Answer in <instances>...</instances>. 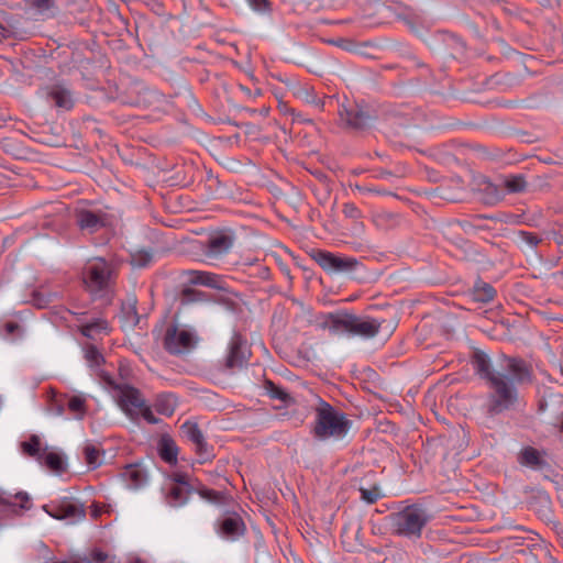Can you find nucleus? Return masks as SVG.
I'll list each match as a JSON object with an SVG mask.
<instances>
[{
    "instance_id": "nucleus-16",
    "label": "nucleus",
    "mask_w": 563,
    "mask_h": 563,
    "mask_svg": "<svg viewBox=\"0 0 563 563\" xmlns=\"http://www.w3.org/2000/svg\"><path fill=\"white\" fill-rule=\"evenodd\" d=\"M249 358L246 342L240 335H234L229 345V354L225 367L229 369L241 368Z\"/></svg>"
},
{
    "instance_id": "nucleus-29",
    "label": "nucleus",
    "mask_w": 563,
    "mask_h": 563,
    "mask_svg": "<svg viewBox=\"0 0 563 563\" xmlns=\"http://www.w3.org/2000/svg\"><path fill=\"white\" fill-rule=\"evenodd\" d=\"M519 462L522 465L533 468H541L543 465L539 451L531 446H528L520 452Z\"/></svg>"
},
{
    "instance_id": "nucleus-27",
    "label": "nucleus",
    "mask_w": 563,
    "mask_h": 563,
    "mask_svg": "<svg viewBox=\"0 0 563 563\" xmlns=\"http://www.w3.org/2000/svg\"><path fill=\"white\" fill-rule=\"evenodd\" d=\"M177 407V398L173 394H162L156 398L155 409L157 412L172 416Z\"/></svg>"
},
{
    "instance_id": "nucleus-14",
    "label": "nucleus",
    "mask_w": 563,
    "mask_h": 563,
    "mask_svg": "<svg viewBox=\"0 0 563 563\" xmlns=\"http://www.w3.org/2000/svg\"><path fill=\"white\" fill-rule=\"evenodd\" d=\"M234 244V236L227 232H216L210 235L207 247L206 256L208 258L217 260L225 255Z\"/></svg>"
},
{
    "instance_id": "nucleus-45",
    "label": "nucleus",
    "mask_w": 563,
    "mask_h": 563,
    "mask_svg": "<svg viewBox=\"0 0 563 563\" xmlns=\"http://www.w3.org/2000/svg\"><path fill=\"white\" fill-rule=\"evenodd\" d=\"M140 416H142L148 423L155 424L158 422V419L154 416L146 402L140 409Z\"/></svg>"
},
{
    "instance_id": "nucleus-31",
    "label": "nucleus",
    "mask_w": 563,
    "mask_h": 563,
    "mask_svg": "<svg viewBox=\"0 0 563 563\" xmlns=\"http://www.w3.org/2000/svg\"><path fill=\"white\" fill-rule=\"evenodd\" d=\"M84 455H85V461H86L87 465L91 470L97 468L102 463L101 450L99 446H97L95 444L87 443V445L84 448Z\"/></svg>"
},
{
    "instance_id": "nucleus-5",
    "label": "nucleus",
    "mask_w": 563,
    "mask_h": 563,
    "mask_svg": "<svg viewBox=\"0 0 563 563\" xmlns=\"http://www.w3.org/2000/svg\"><path fill=\"white\" fill-rule=\"evenodd\" d=\"M322 41L341 51L369 58H377L385 51V44L373 37H322Z\"/></svg>"
},
{
    "instance_id": "nucleus-42",
    "label": "nucleus",
    "mask_w": 563,
    "mask_h": 563,
    "mask_svg": "<svg viewBox=\"0 0 563 563\" xmlns=\"http://www.w3.org/2000/svg\"><path fill=\"white\" fill-rule=\"evenodd\" d=\"M342 211L346 218H350V219L361 218V211L354 203H350V202L344 203Z\"/></svg>"
},
{
    "instance_id": "nucleus-34",
    "label": "nucleus",
    "mask_w": 563,
    "mask_h": 563,
    "mask_svg": "<svg viewBox=\"0 0 563 563\" xmlns=\"http://www.w3.org/2000/svg\"><path fill=\"white\" fill-rule=\"evenodd\" d=\"M374 224L382 230H387L397 223V216L391 212L382 211L373 214Z\"/></svg>"
},
{
    "instance_id": "nucleus-41",
    "label": "nucleus",
    "mask_w": 563,
    "mask_h": 563,
    "mask_svg": "<svg viewBox=\"0 0 563 563\" xmlns=\"http://www.w3.org/2000/svg\"><path fill=\"white\" fill-rule=\"evenodd\" d=\"M152 253L142 251L133 255L132 263L139 267H145L152 261Z\"/></svg>"
},
{
    "instance_id": "nucleus-48",
    "label": "nucleus",
    "mask_w": 563,
    "mask_h": 563,
    "mask_svg": "<svg viewBox=\"0 0 563 563\" xmlns=\"http://www.w3.org/2000/svg\"><path fill=\"white\" fill-rule=\"evenodd\" d=\"M241 88L245 91V93H250V89L244 88V87H241Z\"/></svg>"
},
{
    "instance_id": "nucleus-12",
    "label": "nucleus",
    "mask_w": 563,
    "mask_h": 563,
    "mask_svg": "<svg viewBox=\"0 0 563 563\" xmlns=\"http://www.w3.org/2000/svg\"><path fill=\"white\" fill-rule=\"evenodd\" d=\"M318 265L328 273H349L358 265L354 257L338 256L330 252L319 251L314 256Z\"/></svg>"
},
{
    "instance_id": "nucleus-4",
    "label": "nucleus",
    "mask_w": 563,
    "mask_h": 563,
    "mask_svg": "<svg viewBox=\"0 0 563 563\" xmlns=\"http://www.w3.org/2000/svg\"><path fill=\"white\" fill-rule=\"evenodd\" d=\"M428 521L426 509L418 505L407 506L389 516L393 533L408 539L420 538Z\"/></svg>"
},
{
    "instance_id": "nucleus-23",
    "label": "nucleus",
    "mask_w": 563,
    "mask_h": 563,
    "mask_svg": "<svg viewBox=\"0 0 563 563\" xmlns=\"http://www.w3.org/2000/svg\"><path fill=\"white\" fill-rule=\"evenodd\" d=\"M48 97L55 102V106L65 110H69L74 106L71 92L59 85H55L49 89Z\"/></svg>"
},
{
    "instance_id": "nucleus-37",
    "label": "nucleus",
    "mask_w": 563,
    "mask_h": 563,
    "mask_svg": "<svg viewBox=\"0 0 563 563\" xmlns=\"http://www.w3.org/2000/svg\"><path fill=\"white\" fill-rule=\"evenodd\" d=\"M205 295L201 291L192 289L190 287H185L179 294V302L181 305H188L196 301L203 300Z\"/></svg>"
},
{
    "instance_id": "nucleus-35",
    "label": "nucleus",
    "mask_w": 563,
    "mask_h": 563,
    "mask_svg": "<svg viewBox=\"0 0 563 563\" xmlns=\"http://www.w3.org/2000/svg\"><path fill=\"white\" fill-rule=\"evenodd\" d=\"M197 494H199V496L209 501V503H213V504H222L224 503L227 496L224 493H221V492H217V490H213V489H209V488H206L205 486H201V487H196L195 486V490Z\"/></svg>"
},
{
    "instance_id": "nucleus-36",
    "label": "nucleus",
    "mask_w": 563,
    "mask_h": 563,
    "mask_svg": "<svg viewBox=\"0 0 563 563\" xmlns=\"http://www.w3.org/2000/svg\"><path fill=\"white\" fill-rule=\"evenodd\" d=\"M85 358H86L87 363L89 364V366H91V367H98L104 361L103 355L92 344H88L85 347Z\"/></svg>"
},
{
    "instance_id": "nucleus-3",
    "label": "nucleus",
    "mask_w": 563,
    "mask_h": 563,
    "mask_svg": "<svg viewBox=\"0 0 563 563\" xmlns=\"http://www.w3.org/2000/svg\"><path fill=\"white\" fill-rule=\"evenodd\" d=\"M314 413L312 433L318 440H341L351 429L347 416L322 399H319Z\"/></svg>"
},
{
    "instance_id": "nucleus-13",
    "label": "nucleus",
    "mask_w": 563,
    "mask_h": 563,
    "mask_svg": "<svg viewBox=\"0 0 563 563\" xmlns=\"http://www.w3.org/2000/svg\"><path fill=\"white\" fill-rule=\"evenodd\" d=\"M339 115L342 122L351 129L362 130L372 123L373 119L358 104H342L339 110Z\"/></svg>"
},
{
    "instance_id": "nucleus-18",
    "label": "nucleus",
    "mask_w": 563,
    "mask_h": 563,
    "mask_svg": "<svg viewBox=\"0 0 563 563\" xmlns=\"http://www.w3.org/2000/svg\"><path fill=\"white\" fill-rule=\"evenodd\" d=\"M121 477L132 489H137L147 482L146 471L139 464L126 465L121 472Z\"/></svg>"
},
{
    "instance_id": "nucleus-11",
    "label": "nucleus",
    "mask_w": 563,
    "mask_h": 563,
    "mask_svg": "<svg viewBox=\"0 0 563 563\" xmlns=\"http://www.w3.org/2000/svg\"><path fill=\"white\" fill-rule=\"evenodd\" d=\"M43 509L55 519H68L71 522L81 520L86 516L84 506L68 498L60 499L51 505H45L43 506Z\"/></svg>"
},
{
    "instance_id": "nucleus-43",
    "label": "nucleus",
    "mask_w": 563,
    "mask_h": 563,
    "mask_svg": "<svg viewBox=\"0 0 563 563\" xmlns=\"http://www.w3.org/2000/svg\"><path fill=\"white\" fill-rule=\"evenodd\" d=\"M519 236L531 247H536L541 241L536 234L526 231H520Z\"/></svg>"
},
{
    "instance_id": "nucleus-21",
    "label": "nucleus",
    "mask_w": 563,
    "mask_h": 563,
    "mask_svg": "<svg viewBox=\"0 0 563 563\" xmlns=\"http://www.w3.org/2000/svg\"><path fill=\"white\" fill-rule=\"evenodd\" d=\"M80 332L88 339L97 340L102 335H107L109 333V323L103 318H96L91 321H87L82 323L80 327Z\"/></svg>"
},
{
    "instance_id": "nucleus-9",
    "label": "nucleus",
    "mask_w": 563,
    "mask_h": 563,
    "mask_svg": "<svg viewBox=\"0 0 563 563\" xmlns=\"http://www.w3.org/2000/svg\"><path fill=\"white\" fill-rule=\"evenodd\" d=\"M32 507V499L26 492L9 490L0 487V511L9 517H21Z\"/></svg>"
},
{
    "instance_id": "nucleus-33",
    "label": "nucleus",
    "mask_w": 563,
    "mask_h": 563,
    "mask_svg": "<svg viewBox=\"0 0 563 563\" xmlns=\"http://www.w3.org/2000/svg\"><path fill=\"white\" fill-rule=\"evenodd\" d=\"M76 561L80 563H115V556L100 549H93L89 556L78 558Z\"/></svg>"
},
{
    "instance_id": "nucleus-1",
    "label": "nucleus",
    "mask_w": 563,
    "mask_h": 563,
    "mask_svg": "<svg viewBox=\"0 0 563 563\" xmlns=\"http://www.w3.org/2000/svg\"><path fill=\"white\" fill-rule=\"evenodd\" d=\"M473 366L487 383L489 393L486 408L492 416L517 409L520 405L518 386L531 384L533 380L531 366L518 357H505L501 368L495 369L485 353L475 352Z\"/></svg>"
},
{
    "instance_id": "nucleus-10",
    "label": "nucleus",
    "mask_w": 563,
    "mask_h": 563,
    "mask_svg": "<svg viewBox=\"0 0 563 563\" xmlns=\"http://www.w3.org/2000/svg\"><path fill=\"white\" fill-rule=\"evenodd\" d=\"M113 389L115 393L114 397L125 415L131 419L140 417V409L145 404V400L139 389L126 384H115Z\"/></svg>"
},
{
    "instance_id": "nucleus-46",
    "label": "nucleus",
    "mask_w": 563,
    "mask_h": 563,
    "mask_svg": "<svg viewBox=\"0 0 563 563\" xmlns=\"http://www.w3.org/2000/svg\"><path fill=\"white\" fill-rule=\"evenodd\" d=\"M129 563H145L142 559L139 556L132 555L129 558Z\"/></svg>"
},
{
    "instance_id": "nucleus-22",
    "label": "nucleus",
    "mask_w": 563,
    "mask_h": 563,
    "mask_svg": "<svg viewBox=\"0 0 563 563\" xmlns=\"http://www.w3.org/2000/svg\"><path fill=\"white\" fill-rule=\"evenodd\" d=\"M136 303L137 299L134 295H129L124 302L122 303V320L126 325L131 328L136 327L140 322V316L136 310Z\"/></svg>"
},
{
    "instance_id": "nucleus-24",
    "label": "nucleus",
    "mask_w": 563,
    "mask_h": 563,
    "mask_svg": "<svg viewBox=\"0 0 563 563\" xmlns=\"http://www.w3.org/2000/svg\"><path fill=\"white\" fill-rule=\"evenodd\" d=\"M181 430L184 435L196 445L197 451L199 453H202L206 443L202 432L200 431L198 426L196 423L187 421L181 426Z\"/></svg>"
},
{
    "instance_id": "nucleus-28",
    "label": "nucleus",
    "mask_w": 563,
    "mask_h": 563,
    "mask_svg": "<svg viewBox=\"0 0 563 563\" xmlns=\"http://www.w3.org/2000/svg\"><path fill=\"white\" fill-rule=\"evenodd\" d=\"M178 449L175 442L167 437H163L159 441V455L167 463H176Z\"/></svg>"
},
{
    "instance_id": "nucleus-26",
    "label": "nucleus",
    "mask_w": 563,
    "mask_h": 563,
    "mask_svg": "<svg viewBox=\"0 0 563 563\" xmlns=\"http://www.w3.org/2000/svg\"><path fill=\"white\" fill-rule=\"evenodd\" d=\"M20 446L24 454L36 459L38 462H42L44 448H42V442L38 435H31L30 439L22 442Z\"/></svg>"
},
{
    "instance_id": "nucleus-44",
    "label": "nucleus",
    "mask_w": 563,
    "mask_h": 563,
    "mask_svg": "<svg viewBox=\"0 0 563 563\" xmlns=\"http://www.w3.org/2000/svg\"><path fill=\"white\" fill-rule=\"evenodd\" d=\"M249 5L256 12H265L268 10V0H246Z\"/></svg>"
},
{
    "instance_id": "nucleus-19",
    "label": "nucleus",
    "mask_w": 563,
    "mask_h": 563,
    "mask_svg": "<svg viewBox=\"0 0 563 563\" xmlns=\"http://www.w3.org/2000/svg\"><path fill=\"white\" fill-rule=\"evenodd\" d=\"M184 276L188 284L202 285L210 288H221V279L218 275L203 271H187Z\"/></svg>"
},
{
    "instance_id": "nucleus-38",
    "label": "nucleus",
    "mask_w": 563,
    "mask_h": 563,
    "mask_svg": "<svg viewBox=\"0 0 563 563\" xmlns=\"http://www.w3.org/2000/svg\"><path fill=\"white\" fill-rule=\"evenodd\" d=\"M266 390L272 398L278 399L284 404L292 401L291 396L286 390H284L282 387L275 385L272 382L266 383Z\"/></svg>"
},
{
    "instance_id": "nucleus-39",
    "label": "nucleus",
    "mask_w": 563,
    "mask_h": 563,
    "mask_svg": "<svg viewBox=\"0 0 563 563\" xmlns=\"http://www.w3.org/2000/svg\"><path fill=\"white\" fill-rule=\"evenodd\" d=\"M68 409L75 413L77 418H82L86 411L85 399L80 396H73L68 400Z\"/></svg>"
},
{
    "instance_id": "nucleus-6",
    "label": "nucleus",
    "mask_w": 563,
    "mask_h": 563,
    "mask_svg": "<svg viewBox=\"0 0 563 563\" xmlns=\"http://www.w3.org/2000/svg\"><path fill=\"white\" fill-rule=\"evenodd\" d=\"M112 279V266L103 258H95L87 264L84 272V283L90 294L103 296L109 291Z\"/></svg>"
},
{
    "instance_id": "nucleus-17",
    "label": "nucleus",
    "mask_w": 563,
    "mask_h": 563,
    "mask_svg": "<svg viewBox=\"0 0 563 563\" xmlns=\"http://www.w3.org/2000/svg\"><path fill=\"white\" fill-rule=\"evenodd\" d=\"M56 12V0H25L27 19L44 20L54 16Z\"/></svg>"
},
{
    "instance_id": "nucleus-49",
    "label": "nucleus",
    "mask_w": 563,
    "mask_h": 563,
    "mask_svg": "<svg viewBox=\"0 0 563 563\" xmlns=\"http://www.w3.org/2000/svg\"><path fill=\"white\" fill-rule=\"evenodd\" d=\"M560 431L563 432V420H562V423L560 426Z\"/></svg>"
},
{
    "instance_id": "nucleus-32",
    "label": "nucleus",
    "mask_w": 563,
    "mask_h": 563,
    "mask_svg": "<svg viewBox=\"0 0 563 563\" xmlns=\"http://www.w3.org/2000/svg\"><path fill=\"white\" fill-rule=\"evenodd\" d=\"M41 463L45 464L52 471H64V461L62 455L56 452H48L47 448L43 449V456Z\"/></svg>"
},
{
    "instance_id": "nucleus-20",
    "label": "nucleus",
    "mask_w": 563,
    "mask_h": 563,
    "mask_svg": "<svg viewBox=\"0 0 563 563\" xmlns=\"http://www.w3.org/2000/svg\"><path fill=\"white\" fill-rule=\"evenodd\" d=\"M77 223L81 230L93 233L104 225V219L99 213L80 210L77 213Z\"/></svg>"
},
{
    "instance_id": "nucleus-30",
    "label": "nucleus",
    "mask_w": 563,
    "mask_h": 563,
    "mask_svg": "<svg viewBox=\"0 0 563 563\" xmlns=\"http://www.w3.org/2000/svg\"><path fill=\"white\" fill-rule=\"evenodd\" d=\"M504 187L510 194H521L528 188V183L523 175H510L504 179Z\"/></svg>"
},
{
    "instance_id": "nucleus-40",
    "label": "nucleus",
    "mask_w": 563,
    "mask_h": 563,
    "mask_svg": "<svg viewBox=\"0 0 563 563\" xmlns=\"http://www.w3.org/2000/svg\"><path fill=\"white\" fill-rule=\"evenodd\" d=\"M360 492L362 499L367 504H374L382 497L380 490L376 486L372 488H361Z\"/></svg>"
},
{
    "instance_id": "nucleus-47",
    "label": "nucleus",
    "mask_w": 563,
    "mask_h": 563,
    "mask_svg": "<svg viewBox=\"0 0 563 563\" xmlns=\"http://www.w3.org/2000/svg\"><path fill=\"white\" fill-rule=\"evenodd\" d=\"M14 327H15L14 324L10 323V324H8V330L13 331Z\"/></svg>"
},
{
    "instance_id": "nucleus-15",
    "label": "nucleus",
    "mask_w": 563,
    "mask_h": 563,
    "mask_svg": "<svg viewBox=\"0 0 563 563\" xmlns=\"http://www.w3.org/2000/svg\"><path fill=\"white\" fill-rule=\"evenodd\" d=\"M217 531L227 540H236L244 534L245 525L238 514H232L218 520Z\"/></svg>"
},
{
    "instance_id": "nucleus-2",
    "label": "nucleus",
    "mask_w": 563,
    "mask_h": 563,
    "mask_svg": "<svg viewBox=\"0 0 563 563\" xmlns=\"http://www.w3.org/2000/svg\"><path fill=\"white\" fill-rule=\"evenodd\" d=\"M322 329L333 334L346 333L350 336L372 339L379 333L382 321L368 316H357L349 312H331L324 316Z\"/></svg>"
},
{
    "instance_id": "nucleus-7",
    "label": "nucleus",
    "mask_w": 563,
    "mask_h": 563,
    "mask_svg": "<svg viewBox=\"0 0 563 563\" xmlns=\"http://www.w3.org/2000/svg\"><path fill=\"white\" fill-rule=\"evenodd\" d=\"M164 489L166 503L172 507H181L188 501L195 486L189 475L175 473L169 477V482Z\"/></svg>"
},
{
    "instance_id": "nucleus-8",
    "label": "nucleus",
    "mask_w": 563,
    "mask_h": 563,
    "mask_svg": "<svg viewBox=\"0 0 563 563\" xmlns=\"http://www.w3.org/2000/svg\"><path fill=\"white\" fill-rule=\"evenodd\" d=\"M197 343L196 334L188 329L170 325L166 329L164 347L170 354L189 352Z\"/></svg>"
},
{
    "instance_id": "nucleus-25",
    "label": "nucleus",
    "mask_w": 563,
    "mask_h": 563,
    "mask_svg": "<svg viewBox=\"0 0 563 563\" xmlns=\"http://www.w3.org/2000/svg\"><path fill=\"white\" fill-rule=\"evenodd\" d=\"M496 290L494 287L485 282H477L474 285L472 296L477 302L487 303L495 298Z\"/></svg>"
}]
</instances>
